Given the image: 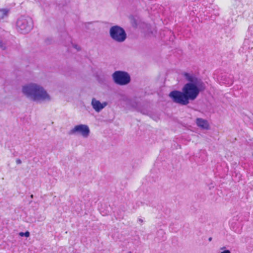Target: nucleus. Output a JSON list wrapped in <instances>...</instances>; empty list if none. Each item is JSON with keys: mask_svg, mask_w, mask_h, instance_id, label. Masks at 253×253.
<instances>
[{"mask_svg": "<svg viewBox=\"0 0 253 253\" xmlns=\"http://www.w3.org/2000/svg\"><path fill=\"white\" fill-rule=\"evenodd\" d=\"M16 163L17 165L20 164L21 163V161L20 159H17L16 161Z\"/></svg>", "mask_w": 253, "mask_h": 253, "instance_id": "nucleus-16", "label": "nucleus"}, {"mask_svg": "<svg viewBox=\"0 0 253 253\" xmlns=\"http://www.w3.org/2000/svg\"><path fill=\"white\" fill-rule=\"evenodd\" d=\"M183 75L189 83L183 86L182 91L173 90L169 93V96L173 102L187 105L190 101H193L198 97L200 91L205 89L206 86L200 79L194 75L188 73H184Z\"/></svg>", "mask_w": 253, "mask_h": 253, "instance_id": "nucleus-1", "label": "nucleus"}, {"mask_svg": "<svg viewBox=\"0 0 253 253\" xmlns=\"http://www.w3.org/2000/svg\"><path fill=\"white\" fill-rule=\"evenodd\" d=\"M225 248L222 247L220 249L221 250H223L220 253H231V252L228 250H224Z\"/></svg>", "mask_w": 253, "mask_h": 253, "instance_id": "nucleus-11", "label": "nucleus"}, {"mask_svg": "<svg viewBox=\"0 0 253 253\" xmlns=\"http://www.w3.org/2000/svg\"><path fill=\"white\" fill-rule=\"evenodd\" d=\"M112 78L116 84L121 85L127 84L130 81V76L124 71H115L112 75Z\"/></svg>", "mask_w": 253, "mask_h": 253, "instance_id": "nucleus-5", "label": "nucleus"}, {"mask_svg": "<svg viewBox=\"0 0 253 253\" xmlns=\"http://www.w3.org/2000/svg\"><path fill=\"white\" fill-rule=\"evenodd\" d=\"M107 105V103L106 102H104L101 103L99 101L96 100L94 98L92 99L91 105L92 108L97 112H99L101 110L105 108Z\"/></svg>", "mask_w": 253, "mask_h": 253, "instance_id": "nucleus-7", "label": "nucleus"}, {"mask_svg": "<svg viewBox=\"0 0 253 253\" xmlns=\"http://www.w3.org/2000/svg\"><path fill=\"white\" fill-rule=\"evenodd\" d=\"M138 221L140 222L141 223L143 222V220L141 219H139Z\"/></svg>", "mask_w": 253, "mask_h": 253, "instance_id": "nucleus-18", "label": "nucleus"}, {"mask_svg": "<svg viewBox=\"0 0 253 253\" xmlns=\"http://www.w3.org/2000/svg\"><path fill=\"white\" fill-rule=\"evenodd\" d=\"M0 48L2 49L3 50L5 49V46L2 42H0Z\"/></svg>", "mask_w": 253, "mask_h": 253, "instance_id": "nucleus-13", "label": "nucleus"}, {"mask_svg": "<svg viewBox=\"0 0 253 253\" xmlns=\"http://www.w3.org/2000/svg\"><path fill=\"white\" fill-rule=\"evenodd\" d=\"M73 47L77 49L78 50H79L80 49V47L78 45H76V44H74L73 45Z\"/></svg>", "mask_w": 253, "mask_h": 253, "instance_id": "nucleus-15", "label": "nucleus"}, {"mask_svg": "<svg viewBox=\"0 0 253 253\" xmlns=\"http://www.w3.org/2000/svg\"><path fill=\"white\" fill-rule=\"evenodd\" d=\"M109 35L114 41L118 43L123 42L127 38L125 30L118 25L113 26L110 28Z\"/></svg>", "mask_w": 253, "mask_h": 253, "instance_id": "nucleus-4", "label": "nucleus"}, {"mask_svg": "<svg viewBox=\"0 0 253 253\" xmlns=\"http://www.w3.org/2000/svg\"><path fill=\"white\" fill-rule=\"evenodd\" d=\"M19 235L22 237L24 236L26 237H28L30 236V233L28 231H26L25 233L20 232Z\"/></svg>", "mask_w": 253, "mask_h": 253, "instance_id": "nucleus-10", "label": "nucleus"}, {"mask_svg": "<svg viewBox=\"0 0 253 253\" xmlns=\"http://www.w3.org/2000/svg\"><path fill=\"white\" fill-rule=\"evenodd\" d=\"M33 27L32 19L28 16H21L16 22L17 30L22 34L29 33Z\"/></svg>", "mask_w": 253, "mask_h": 253, "instance_id": "nucleus-3", "label": "nucleus"}, {"mask_svg": "<svg viewBox=\"0 0 253 253\" xmlns=\"http://www.w3.org/2000/svg\"><path fill=\"white\" fill-rule=\"evenodd\" d=\"M249 32L251 34L253 35V25H252L249 28Z\"/></svg>", "mask_w": 253, "mask_h": 253, "instance_id": "nucleus-12", "label": "nucleus"}, {"mask_svg": "<svg viewBox=\"0 0 253 253\" xmlns=\"http://www.w3.org/2000/svg\"><path fill=\"white\" fill-rule=\"evenodd\" d=\"M22 92L33 101H50L51 98L44 88L40 84L30 83L22 87Z\"/></svg>", "mask_w": 253, "mask_h": 253, "instance_id": "nucleus-2", "label": "nucleus"}, {"mask_svg": "<svg viewBox=\"0 0 253 253\" xmlns=\"http://www.w3.org/2000/svg\"><path fill=\"white\" fill-rule=\"evenodd\" d=\"M90 133L89 127L85 125H79L74 126L69 131V134H80L84 138H87Z\"/></svg>", "mask_w": 253, "mask_h": 253, "instance_id": "nucleus-6", "label": "nucleus"}, {"mask_svg": "<svg viewBox=\"0 0 253 253\" xmlns=\"http://www.w3.org/2000/svg\"><path fill=\"white\" fill-rule=\"evenodd\" d=\"M9 10L6 8L0 9V19H3L8 15Z\"/></svg>", "mask_w": 253, "mask_h": 253, "instance_id": "nucleus-9", "label": "nucleus"}, {"mask_svg": "<svg viewBox=\"0 0 253 253\" xmlns=\"http://www.w3.org/2000/svg\"><path fill=\"white\" fill-rule=\"evenodd\" d=\"M224 83L230 85L233 84V81L232 79H230L227 83L225 82Z\"/></svg>", "mask_w": 253, "mask_h": 253, "instance_id": "nucleus-14", "label": "nucleus"}, {"mask_svg": "<svg viewBox=\"0 0 253 253\" xmlns=\"http://www.w3.org/2000/svg\"><path fill=\"white\" fill-rule=\"evenodd\" d=\"M248 40H245L244 42V46H245L246 44L248 43Z\"/></svg>", "mask_w": 253, "mask_h": 253, "instance_id": "nucleus-17", "label": "nucleus"}, {"mask_svg": "<svg viewBox=\"0 0 253 253\" xmlns=\"http://www.w3.org/2000/svg\"><path fill=\"white\" fill-rule=\"evenodd\" d=\"M196 124L197 126L203 129H208L209 125L208 121L202 118H197L196 119Z\"/></svg>", "mask_w": 253, "mask_h": 253, "instance_id": "nucleus-8", "label": "nucleus"}, {"mask_svg": "<svg viewBox=\"0 0 253 253\" xmlns=\"http://www.w3.org/2000/svg\"><path fill=\"white\" fill-rule=\"evenodd\" d=\"M211 238H209V241H211Z\"/></svg>", "mask_w": 253, "mask_h": 253, "instance_id": "nucleus-19", "label": "nucleus"}]
</instances>
